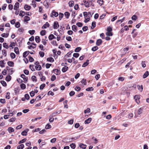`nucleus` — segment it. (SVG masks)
<instances>
[{
	"label": "nucleus",
	"instance_id": "nucleus-37",
	"mask_svg": "<svg viewBox=\"0 0 149 149\" xmlns=\"http://www.w3.org/2000/svg\"><path fill=\"white\" fill-rule=\"evenodd\" d=\"M91 111L90 109L89 108H87L86 110H85L84 111V113H89Z\"/></svg>",
	"mask_w": 149,
	"mask_h": 149
},
{
	"label": "nucleus",
	"instance_id": "nucleus-14",
	"mask_svg": "<svg viewBox=\"0 0 149 149\" xmlns=\"http://www.w3.org/2000/svg\"><path fill=\"white\" fill-rule=\"evenodd\" d=\"M61 112V110H59L58 111H56L55 112L52 113V115H51V116L52 117H54L55 116V114H59Z\"/></svg>",
	"mask_w": 149,
	"mask_h": 149
},
{
	"label": "nucleus",
	"instance_id": "nucleus-7",
	"mask_svg": "<svg viewBox=\"0 0 149 149\" xmlns=\"http://www.w3.org/2000/svg\"><path fill=\"white\" fill-rule=\"evenodd\" d=\"M53 72L56 75H58L60 74V71L57 69H55L53 70Z\"/></svg>",
	"mask_w": 149,
	"mask_h": 149
},
{
	"label": "nucleus",
	"instance_id": "nucleus-35",
	"mask_svg": "<svg viewBox=\"0 0 149 149\" xmlns=\"http://www.w3.org/2000/svg\"><path fill=\"white\" fill-rule=\"evenodd\" d=\"M24 147V145L23 144L18 146L17 147V149H23Z\"/></svg>",
	"mask_w": 149,
	"mask_h": 149
},
{
	"label": "nucleus",
	"instance_id": "nucleus-63",
	"mask_svg": "<svg viewBox=\"0 0 149 149\" xmlns=\"http://www.w3.org/2000/svg\"><path fill=\"white\" fill-rule=\"evenodd\" d=\"M79 56V54L77 53H74L73 54V56L75 58H77Z\"/></svg>",
	"mask_w": 149,
	"mask_h": 149
},
{
	"label": "nucleus",
	"instance_id": "nucleus-55",
	"mask_svg": "<svg viewBox=\"0 0 149 149\" xmlns=\"http://www.w3.org/2000/svg\"><path fill=\"white\" fill-rule=\"evenodd\" d=\"M16 118L15 117H13L9 120L10 122H13L15 121Z\"/></svg>",
	"mask_w": 149,
	"mask_h": 149
},
{
	"label": "nucleus",
	"instance_id": "nucleus-39",
	"mask_svg": "<svg viewBox=\"0 0 149 149\" xmlns=\"http://www.w3.org/2000/svg\"><path fill=\"white\" fill-rule=\"evenodd\" d=\"M31 79L33 81L36 82L37 81L36 77L35 76H33L31 77Z\"/></svg>",
	"mask_w": 149,
	"mask_h": 149
},
{
	"label": "nucleus",
	"instance_id": "nucleus-15",
	"mask_svg": "<svg viewBox=\"0 0 149 149\" xmlns=\"http://www.w3.org/2000/svg\"><path fill=\"white\" fill-rule=\"evenodd\" d=\"M29 51H27L24 52L23 54V57L24 58H26L29 54Z\"/></svg>",
	"mask_w": 149,
	"mask_h": 149
},
{
	"label": "nucleus",
	"instance_id": "nucleus-45",
	"mask_svg": "<svg viewBox=\"0 0 149 149\" xmlns=\"http://www.w3.org/2000/svg\"><path fill=\"white\" fill-rule=\"evenodd\" d=\"M98 49V47L97 46H95L93 47L92 48V50L93 51H95Z\"/></svg>",
	"mask_w": 149,
	"mask_h": 149
},
{
	"label": "nucleus",
	"instance_id": "nucleus-34",
	"mask_svg": "<svg viewBox=\"0 0 149 149\" xmlns=\"http://www.w3.org/2000/svg\"><path fill=\"white\" fill-rule=\"evenodd\" d=\"M143 110V109L142 108H140L138 109V114L139 115H140L142 113Z\"/></svg>",
	"mask_w": 149,
	"mask_h": 149
},
{
	"label": "nucleus",
	"instance_id": "nucleus-58",
	"mask_svg": "<svg viewBox=\"0 0 149 149\" xmlns=\"http://www.w3.org/2000/svg\"><path fill=\"white\" fill-rule=\"evenodd\" d=\"M45 84H41L40 87V90L44 88L45 86Z\"/></svg>",
	"mask_w": 149,
	"mask_h": 149
},
{
	"label": "nucleus",
	"instance_id": "nucleus-2",
	"mask_svg": "<svg viewBox=\"0 0 149 149\" xmlns=\"http://www.w3.org/2000/svg\"><path fill=\"white\" fill-rule=\"evenodd\" d=\"M134 99H135V101L137 104H139L140 103V96L139 95H135L134 97Z\"/></svg>",
	"mask_w": 149,
	"mask_h": 149
},
{
	"label": "nucleus",
	"instance_id": "nucleus-48",
	"mask_svg": "<svg viewBox=\"0 0 149 149\" xmlns=\"http://www.w3.org/2000/svg\"><path fill=\"white\" fill-rule=\"evenodd\" d=\"M35 31L34 30H29V33L31 35H33L35 33Z\"/></svg>",
	"mask_w": 149,
	"mask_h": 149
},
{
	"label": "nucleus",
	"instance_id": "nucleus-43",
	"mask_svg": "<svg viewBox=\"0 0 149 149\" xmlns=\"http://www.w3.org/2000/svg\"><path fill=\"white\" fill-rule=\"evenodd\" d=\"M27 131L25 130L22 132V134L23 136H26L27 134Z\"/></svg>",
	"mask_w": 149,
	"mask_h": 149
},
{
	"label": "nucleus",
	"instance_id": "nucleus-3",
	"mask_svg": "<svg viewBox=\"0 0 149 149\" xmlns=\"http://www.w3.org/2000/svg\"><path fill=\"white\" fill-rule=\"evenodd\" d=\"M21 77L24 80V82L26 83L27 82L28 78L27 77H26V76L24 74H22L21 75Z\"/></svg>",
	"mask_w": 149,
	"mask_h": 149
},
{
	"label": "nucleus",
	"instance_id": "nucleus-32",
	"mask_svg": "<svg viewBox=\"0 0 149 149\" xmlns=\"http://www.w3.org/2000/svg\"><path fill=\"white\" fill-rule=\"evenodd\" d=\"M11 78V76L10 75H8L6 77L5 79L6 81H9L10 80Z\"/></svg>",
	"mask_w": 149,
	"mask_h": 149
},
{
	"label": "nucleus",
	"instance_id": "nucleus-11",
	"mask_svg": "<svg viewBox=\"0 0 149 149\" xmlns=\"http://www.w3.org/2000/svg\"><path fill=\"white\" fill-rule=\"evenodd\" d=\"M31 6L26 4L24 5V8L26 10H29L31 8Z\"/></svg>",
	"mask_w": 149,
	"mask_h": 149
},
{
	"label": "nucleus",
	"instance_id": "nucleus-54",
	"mask_svg": "<svg viewBox=\"0 0 149 149\" xmlns=\"http://www.w3.org/2000/svg\"><path fill=\"white\" fill-rule=\"evenodd\" d=\"M25 13L24 12L21 10L20 11L19 15L23 17Z\"/></svg>",
	"mask_w": 149,
	"mask_h": 149
},
{
	"label": "nucleus",
	"instance_id": "nucleus-18",
	"mask_svg": "<svg viewBox=\"0 0 149 149\" xmlns=\"http://www.w3.org/2000/svg\"><path fill=\"white\" fill-rule=\"evenodd\" d=\"M89 64V60H87L86 61L84 62L82 65V67H84L87 66Z\"/></svg>",
	"mask_w": 149,
	"mask_h": 149
},
{
	"label": "nucleus",
	"instance_id": "nucleus-6",
	"mask_svg": "<svg viewBox=\"0 0 149 149\" xmlns=\"http://www.w3.org/2000/svg\"><path fill=\"white\" fill-rule=\"evenodd\" d=\"M32 45H34V46H33V45H29L28 46V48L29 49H31L32 48L33 49L35 48L36 47V44L34 43H32Z\"/></svg>",
	"mask_w": 149,
	"mask_h": 149
},
{
	"label": "nucleus",
	"instance_id": "nucleus-49",
	"mask_svg": "<svg viewBox=\"0 0 149 149\" xmlns=\"http://www.w3.org/2000/svg\"><path fill=\"white\" fill-rule=\"evenodd\" d=\"M143 87L142 85H141V86L139 85V86L138 89L140 91V92H142L143 89Z\"/></svg>",
	"mask_w": 149,
	"mask_h": 149
},
{
	"label": "nucleus",
	"instance_id": "nucleus-38",
	"mask_svg": "<svg viewBox=\"0 0 149 149\" xmlns=\"http://www.w3.org/2000/svg\"><path fill=\"white\" fill-rule=\"evenodd\" d=\"M10 56L12 58L14 59L15 57V55L13 53H10Z\"/></svg>",
	"mask_w": 149,
	"mask_h": 149
},
{
	"label": "nucleus",
	"instance_id": "nucleus-9",
	"mask_svg": "<svg viewBox=\"0 0 149 149\" xmlns=\"http://www.w3.org/2000/svg\"><path fill=\"white\" fill-rule=\"evenodd\" d=\"M49 24L48 22H46V23L44 24L42 26V29H46L47 27H49Z\"/></svg>",
	"mask_w": 149,
	"mask_h": 149
},
{
	"label": "nucleus",
	"instance_id": "nucleus-42",
	"mask_svg": "<svg viewBox=\"0 0 149 149\" xmlns=\"http://www.w3.org/2000/svg\"><path fill=\"white\" fill-rule=\"evenodd\" d=\"M63 14L62 13H59V19L60 20L61 19L63 16Z\"/></svg>",
	"mask_w": 149,
	"mask_h": 149
},
{
	"label": "nucleus",
	"instance_id": "nucleus-17",
	"mask_svg": "<svg viewBox=\"0 0 149 149\" xmlns=\"http://www.w3.org/2000/svg\"><path fill=\"white\" fill-rule=\"evenodd\" d=\"M68 69V67L67 66H65L63 67L62 69V71L63 72H66Z\"/></svg>",
	"mask_w": 149,
	"mask_h": 149
},
{
	"label": "nucleus",
	"instance_id": "nucleus-8",
	"mask_svg": "<svg viewBox=\"0 0 149 149\" xmlns=\"http://www.w3.org/2000/svg\"><path fill=\"white\" fill-rule=\"evenodd\" d=\"M19 3L18 2H17L14 5V9L15 10H16L17 9L19 8Z\"/></svg>",
	"mask_w": 149,
	"mask_h": 149
},
{
	"label": "nucleus",
	"instance_id": "nucleus-60",
	"mask_svg": "<svg viewBox=\"0 0 149 149\" xmlns=\"http://www.w3.org/2000/svg\"><path fill=\"white\" fill-rule=\"evenodd\" d=\"M66 39L68 41H71L72 40L71 37L70 36H67Z\"/></svg>",
	"mask_w": 149,
	"mask_h": 149
},
{
	"label": "nucleus",
	"instance_id": "nucleus-41",
	"mask_svg": "<svg viewBox=\"0 0 149 149\" xmlns=\"http://www.w3.org/2000/svg\"><path fill=\"white\" fill-rule=\"evenodd\" d=\"M46 32V31L45 30H43L40 31V34L41 35L43 36L45 34Z\"/></svg>",
	"mask_w": 149,
	"mask_h": 149
},
{
	"label": "nucleus",
	"instance_id": "nucleus-52",
	"mask_svg": "<svg viewBox=\"0 0 149 149\" xmlns=\"http://www.w3.org/2000/svg\"><path fill=\"white\" fill-rule=\"evenodd\" d=\"M81 82L83 84H84L85 85L86 84V80L84 79H83L81 80Z\"/></svg>",
	"mask_w": 149,
	"mask_h": 149
},
{
	"label": "nucleus",
	"instance_id": "nucleus-33",
	"mask_svg": "<svg viewBox=\"0 0 149 149\" xmlns=\"http://www.w3.org/2000/svg\"><path fill=\"white\" fill-rule=\"evenodd\" d=\"M8 35H9V34L8 33H3L1 34V36L2 37H3L4 38H7L8 36Z\"/></svg>",
	"mask_w": 149,
	"mask_h": 149
},
{
	"label": "nucleus",
	"instance_id": "nucleus-12",
	"mask_svg": "<svg viewBox=\"0 0 149 149\" xmlns=\"http://www.w3.org/2000/svg\"><path fill=\"white\" fill-rule=\"evenodd\" d=\"M149 72L148 71H146L145 72L144 74L143 75V78L145 79L149 75Z\"/></svg>",
	"mask_w": 149,
	"mask_h": 149
},
{
	"label": "nucleus",
	"instance_id": "nucleus-13",
	"mask_svg": "<svg viewBox=\"0 0 149 149\" xmlns=\"http://www.w3.org/2000/svg\"><path fill=\"white\" fill-rule=\"evenodd\" d=\"M102 40L100 39H98L96 41V44L98 45L99 46L102 43Z\"/></svg>",
	"mask_w": 149,
	"mask_h": 149
},
{
	"label": "nucleus",
	"instance_id": "nucleus-25",
	"mask_svg": "<svg viewBox=\"0 0 149 149\" xmlns=\"http://www.w3.org/2000/svg\"><path fill=\"white\" fill-rule=\"evenodd\" d=\"M97 2L101 6L103 4V0H98Z\"/></svg>",
	"mask_w": 149,
	"mask_h": 149
},
{
	"label": "nucleus",
	"instance_id": "nucleus-24",
	"mask_svg": "<svg viewBox=\"0 0 149 149\" xmlns=\"http://www.w3.org/2000/svg\"><path fill=\"white\" fill-rule=\"evenodd\" d=\"M79 147L81 148L85 149L86 148V146L83 144L80 143L79 145Z\"/></svg>",
	"mask_w": 149,
	"mask_h": 149
},
{
	"label": "nucleus",
	"instance_id": "nucleus-36",
	"mask_svg": "<svg viewBox=\"0 0 149 149\" xmlns=\"http://www.w3.org/2000/svg\"><path fill=\"white\" fill-rule=\"evenodd\" d=\"M92 27L91 29H93L96 26V22L95 21L93 22L92 23Z\"/></svg>",
	"mask_w": 149,
	"mask_h": 149
},
{
	"label": "nucleus",
	"instance_id": "nucleus-10",
	"mask_svg": "<svg viewBox=\"0 0 149 149\" xmlns=\"http://www.w3.org/2000/svg\"><path fill=\"white\" fill-rule=\"evenodd\" d=\"M92 120V118H89L87 119L86 120L84 121L85 124H87L90 123Z\"/></svg>",
	"mask_w": 149,
	"mask_h": 149
},
{
	"label": "nucleus",
	"instance_id": "nucleus-21",
	"mask_svg": "<svg viewBox=\"0 0 149 149\" xmlns=\"http://www.w3.org/2000/svg\"><path fill=\"white\" fill-rule=\"evenodd\" d=\"M77 26L74 25L72 26V29L75 32H76L77 31Z\"/></svg>",
	"mask_w": 149,
	"mask_h": 149
},
{
	"label": "nucleus",
	"instance_id": "nucleus-19",
	"mask_svg": "<svg viewBox=\"0 0 149 149\" xmlns=\"http://www.w3.org/2000/svg\"><path fill=\"white\" fill-rule=\"evenodd\" d=\"M14 129L10 127H9L8 129V131L10 133L14 132Z\"/></svg>",
	"mask_w": 149,
	"mask_h": 149
},
{
	"label": "nucleus",
	"instance_id": "nucleus-46",
	"mask_svg": "<svg viewBox=\"0 0 149 149\" xmlns=\"http://www.w3.org/2000/svg\"><path fill=\"white\" fill-rule=\"evenodd\" d=\"M39 54L41 57H43L44 56L45 53L43 52H39Z\"/></svg>",
	"mask_w": 149,
	"mask_h": 149
},
{
	"label": "nucleus",
	"instance_id": "nucleus-4",
	"mask_svg": "<svg viewBox=\"0 0 149 149\" xmlns=\"http://www.w3.org/2000/svg\"><path fill=\"white\" fill-rule=\"evenodd\" d=\"M59 26V25L58 22L56 21L54 23L53 28L54 29H57L58 28Z\"/></svg>",
	"mask_w": 149,
	"mask_h": 149
},
{
	"label": "nucleus",
	"instance_id": "nucleus-62",
	"mask_svg": "<svg viewBox=\"0 0 149 149\" xmlns=\"http://www.w3.org/2000/svg\"><path fill=\"white\" fill-rule=\"evenodd\" d=\"M30 96L31 97H33L35 95V92L34 91H32L30 93Z\"/></svg>",
	"mask_w": 149,
	"mask_h": 149
},
{
	"label": "nucleus",
	"instance_id": "nucleus-50",
	"mask_svg": "<svg viewBox=\"0 0 149 149\" xmlns=\"http://www.w3.org/2000/svg\"><path fill=\"white\" fill-rule=\"evenodd\" d=\"M70 146L71 147V148L73 149H74L76 147V145L74 143H72L70 144Z\"/></svg>",
	"mask_w": 149,
	"mask_h": 149
},
{
	"label": "nucleus",
	"instance_id": "nucleus-22",
	"mask_svg": "<svg viewBox=\"0 0 149 149\" xmlns=\"http://www.w3.org/2000/svg\"><path fill=\"white\" fill-rule=\"evenodd\" d=\"M24 21L26 22L28 21H29L30 20V17L28 16H25L24 17Z\"/></svg>",
	"mask_w": 149,
	"mask_h": 149
},
{
	"label": "nucleus",
	"instance_id": "nucleus-26",
	"mask_svg": "<svg viewBox=\"0 0 149 149\" xmlns=\"http://www.w3.org/2000/svg\"><path fill=\"white\" fill-rule=\"evenodd\" d=\"M14 52L17 54H19V49L17 47H16L15 48Z\"/></svg>",
	"mask_w": 149,
	"mask_h": 149
},
{
	"label": "nucleus",
	"instance_id": "nucleus-57",
	"mask_svg": "<svg viewBox=\"0 0 149 149\" xmlns=\"http://www.w3.org/2000/svg\"><path fill=\"white\" fill-rule=\"evenodd\" d=\"M3 47L7 49H8V45H7L6 43H4L3 44Z\"/></svg>",
	"mask_w": 149,
	"mask_h": 149
},
{
	"label": "nucleus",
	"instance_id": "nucleus-29",
	"mask_svg": "<svg viewBox=\"0 0 149 149\" xmlns=\"http://www.w3.org/2000/svg\"><path fill=\"white\" fill-rule=\"evenodd\" d=\"M20 87L22 89H24L26 88V86L23 83L22 84L20 85Z\"/></svg>",
	"mask_w": 149,
	"mask_h": 149
},
{
	"label": "nucleus",
	"instance_id": "nucleus-31",
	"mask_svg": "<svg viewBox=\"0 0 149 149\" xmlns=\"http://www.w3.org/2000/svg\"><path fill=\"white\" fill-rule=\"evenodd\" d=\"M47 60L51 62H53L54 61V59L52 57H49L47 58Z\"/></svg>",
	"mask_w": 149,
	"mask_h": 149
},
{
	"label": "nucleus",
	"instance_id": "nucleus-28",
	"mask_svg": "<svg viewBox=\"0 0 149 149\" xmlns=\"http://www.w3.org/2000/svg\"><path fill=\"white\" fill-rule=\"evenodd\" d=\"M36 69V70H41L42 67L41 65H36L35 66Z\"/></svg>",
	"mask_w": 149,
	"mask_h": 149
},
{
	"label": "nucleus",
	"instance_id": "nucleus-61",
	"mask_svg": "<svg viewBox=\"0 0 149 149\" xmlns=\"http://www.w3.org/2000/svg\"><path fill=\"white\" fill-rule=\"evenodd\" d=\"M46 132V131L45 129H43L41 131H40L39 133L40 134H43Z\"/></svg>",
	"mask_w": 149,
	"mask_h": 149
},
{
	"label": "nucleus",
	"instance_id": "nucleus-30",
	"mask_svg": "<svg viewBox=\"0 0 149 149\" xmlns=\"http://www.w3.org/2000/svg\"><path fill=\"white\" fill-rule=\"evenodd\" d=\"M69 6L70 7H72L73 6L74 4V2L73 1H70L69 2Z\"/></svg>",
	"mask_w": 149,
	"mask_h": 149
},
{
	"label": "nucleus",
	"instance_id": "nucleus-51",
	"mask_svg": "<svg viewBox=\"0 0 149 149\" xmlns=\"http://www.w3.org/2000/svg\"><path fill=\"white\" fill-rule=\"evenodd\" d=\"M0 82L2 85L4 86H6L7 85L6 83L4 81H1Z\"/></svg>",
	"mask_w": 149,
	"mask_h": 149
},
{
	"label": "nucleus",
	"instance_id": "nucleus-1",
	"mask_svg": "<svg viewBox=\"0 0 149 149\" xmlns=\"http://www.w3.org/2000/svg\"><path fill=\"white\" fill-rule=\"evenodd\" d=\"M58 15V14L57 12H56L54 10H53L52 11L50 16L51 17H53L54 16L56 17H57Z\"/></svg>",
	"mask_w": 149,
	"mask_h": 149
},
{
	"label": "nucleus",
	"instance_id": "nucleus-23",
	"mask_svg": "<svg viewBox=\"0 0 149 149\" xmlns=\"http://www.w3.org/2000/svg\"><path fill=\"white\" fill-rule=\"evenodd\" d=\"M35 40L38 43L40 42V37L39 36H36L35 37Z\"/></svg>",
	"mask_w": 149,
	"mask_h": 149
},
{
	"label": "nucleus",
	"instance_id": "nucleus-40",
	"mask_svg": "<svg viewBox=\"0 0 149 149\" xmlns=\"http://www.w3.org/2000/svg\"><path fill=\"white\" fill-rule=\"evenodd\" d=\"M81 47H77L75 49L74 52H79L81 50Z\"/></svg>",
	"mask_w": 149,
	"mask_h": 149
},
{
	"label": "nucleus",
	"instance_id": "nucleus-16",
	"mask_svg": "<svg viewBox=\"0 0 149 149\" xmlns=\"http://www.w3.org/2000/svg\"><path fill=\"white\" fill-rule=\"evenodd\" d=\"M48 38L50 40H51L54 38H56V37L54 36V35L52 34H50Z\"/></svg>",
	"mask_w": 149,
	"mask_h": 149
},
{
	"label": "nucleus",
	"instance_id": "nucleus-53",
	"mask_svg": "<svg viewBox=\"0 0 149 149\" xmlns=\"http://www.w3.org/2000/svg\"><path fill=\"white\" fill-rule=\"evenodd\" d=\"M56 79V76L54 75H53L51 78V81H53L54 80H55Z\"/></svg>",
	"mask_w": 149,
	"mask_h": 149
},
{
	"label": "nucleus",
	"instance_id": "nucleus-27",
	"mask_svg": "<svg viewBox=\"0 0 149 149\" xmlns=\"http://www.w3.org/2000/svg\"><path fill=\"white\" fill-rule=\"evenodd\" d=\"M64 15L66 18L68 19L69 18V16L70 15V14L69 12H66L65 13Z\"/></svg>",
	"mask_w": 149,
	"mask_h": 149
},
{
	"label": "nucleus",
	"instance_id": "nucleus-59",
	"mask_svg": "<svg viewBox=\"0 0 149 149\" xmlns=\"http://www.w3.org/2000/svg\"><path fill=\"white\" fill-rule=\"evenodd\" d=\"M142 66L143 68H145L146 67V64L145 63V61H142L141 63Z\"/></svg>",
	"mask_w": 149,
	"mask_h": 149
},
{
	"label": "nucleus",
	"instance_id": "nucleus-20",
	"mask_svg": "<svg viewBox=\"0 0 149 149\" xmlns=\"http://www.w3.org/2000/svg\"><path fill=\"white\" fill-rule=\"evenodd\" d=\"M8 65L10 67H12L14 65V63L13 62L11 61H8L7 63Z\"/></svg>",
	"mask_w": 149,
	"mask_h": 149
},
{
	"label": "nucleus",
	"instance_id": "nucleus-44",
	"mask_svg": "<svg viewBox=\"0 0 149 149\" xmlns=\"http://www.w3.org/2000/svg\"><path fill=\"white\" fill-rule=\"evenodd\" d=\"M94 90V89L93 87H88L86 89V91H93Z\"/></svg>",
	"mask_w": 149,
	"mask_h": 149
},
{
	"label": "nucleus",
	"instance_id": "nucleus-56",
	"mask_svg": "<svg viewBox=\"0 0 149 149\" xmlns=\"http://www.w3.org/2000/svg\"><path fill=\"white\" fill-rule=\"evenodd\" d=\"M26 140V139L25 138L22 139V140L20 141L18 143L19 144L24 143Z\"/></svg>",
	"mask_w": 149,
	"mask_h": 149
},
{
	"label": "nucleus",
	"instance_id": "nucleus-47",
	"mask_svg": "<svg viewBox=\"0 0 149 149\" xmlns=\"http://www.w3.org/2000/svg\"><path fill=\"white\" fill-rule=\"evenodd\" d=\"M51 125L49 124H47V125H46L45 127V128L46 129H50L51 128Z\"/></svg>",
	"mask_w": 149,
	"mask_h": 149
},
{
	"label": "nucleus",
	"instance_id": "nucleus-5",
	"mask_svg": "<svg viewBox=\"0 0 149 149\" xmlns=\"http://www.w3.org/2000/svg\"><path fill=\"white\" fill-rule=\"evenodd\" d=\"M136 85L134 84L131 83H129L128 84V86L130 88H131L132 87H134V88H135L136 87Z\"/></svg>",
	"mask_w": 149,
	"mask_h": 149
},
{
	"label": "nucleus",
	"instance_id": "nucleus-64",
	"mask_svg": "<svg viewBox=\"0 0 149 149\" xmlns=\"http://www.w3.org/2000/svg\"><path fill=\"white\" fill-rule=\"evenodd\" d=\"M133 114L132 113H130L128 114V118L130 119L133 117Z\"/></svg>",
	"mask_w": 149,
	"mask_h": 149
}]
</instances>
